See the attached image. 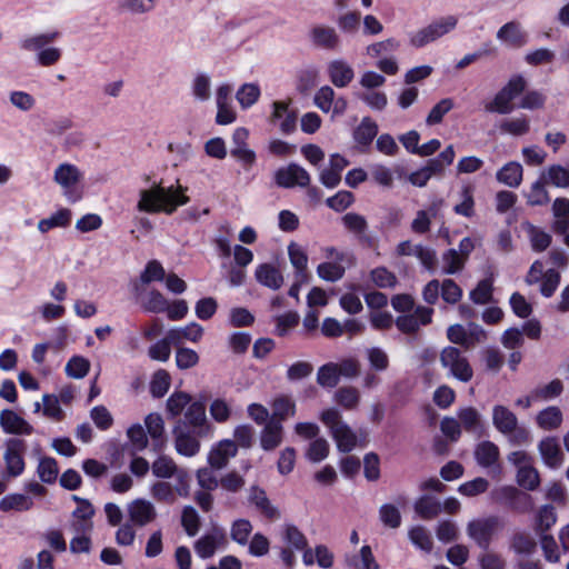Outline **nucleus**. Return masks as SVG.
<instances>
[{"label":"nucleus","mask_w":569,"mask_h":569,"mask_svg":"<svg viewBox=\"0 0 569 569\" xmlns=\"http://www.w3.org/2000/svg\"><path fill=\"white\" fill-rule=\"evenodd\" d=\"M174 447L179 455L193 457L200 450V439L207 436H198L192 430L186 429L183 425H176L172 430Z\"/></svg>","instance_id":"obj_12"},{"label":"nucleus","mask_w":569,"mask_h":569,"mask_svg":"<svg viewBox=\"0 0 569 569\" xmlns=\"http://www.w3.org/2000/svg\"><path fill=\"white\" fill-rule=\"evenodd\" d=\"M191 403L190 395L183 391L173 392L167 400L166 408L171 417H179L181 412Z\"/></svg>","instance_id":"obj_44"},{"label":"nucleus","mask_w":569,"mask_h":569,"mask_svg":"<svg viewBox=\"0 0 569 569\" xmlns=\"http://www.w3.org/2000/svg\"><path fill=\"white\" fill-rule=\"evenodd\" d=\"M0 426L6 433L10 435H31L32 426L10 409H4L0 413Z\"/></svg>","instance_id":"obj_16"},{"label":"nucleus","mask_w":569,"mask_h":569,"mask_svg":"<svg viewBox=\"0 0 569 569\" xmlns=\"http://www.w3.org/2000/svg\"><path fill=\"white\" fill-rule=\"evenodd\" d=\"M318 80V70L315 68L301 69L297 73V89L301 93H307L313 89Z\"/></svg>","instance_id":"obj_53"},{"label":"nucleus","mask_w":569,"mask_h":569,"mask_svg":"<svg viewBox=\"0 0 569 569\" xmlns=\"http://www.w3.org/2000/svg\"><path fill=\"white\" fill-rule=\"evenodd\" d=\"M335 400L347 410H353L360 401V393L355 387H341L335 393Z\"/></svg>","instance_id":"obj_41"},{"label":"nucleus","mask_w":569,"mask_h":569,"mask_svg":"<svg viewBox=\"0 0 569 569\" xmlns=\"http://www.w3.org/2000/svg\"><path fill=\"white\" fill-rule=\"evenodd\" d=\"M94 515V509L92 505L87 500L77 507L73 511V517L80 519V521L74 522L73 529L76 532H87L91 530L92 522L90 521L92 516Z\"/></svg>","instance_id":"obj_37"},{"label":"nucleus","mask_w":569,"mask_h":569,"mask_svg":"<svg viewBox=\"0 0 569 569\" xmlns=\"http://www.w3.org/2000/svg\"><path fill=\"white\" fill-rule=\"evenodd\" d=\"M410 541L419 549L430 552L433 548L431 533L422 526H415L408 532Z\"/></svg>","instance_id":"obj_39"},{"label":"nucleus","mask_w":569,"mask_h":569,"mask_svg":"<svg viewBox=\"0 0 569 569\" xmlns=\"http://www.w3.org/2000/svg\"><path fill=\"white\" fill-rule=\"evenodd\" d=\"M492 425L511 446H527L532 440L530 431L519 423L517 416L506 406H493Z\"/></svg>","instance_id":"obj_2"},{"label":"nucleus","mask_w":569,"mask_h":569,"mask_svg":"<svg viewBox=\"0 0 569 569\" xmlns=\"http://www.w3.org/2000/svg\"><path fill=\"white\" fill-rule=\"evenodd\" d=\"M149 436L156 448L161 447L164 442V423L159 413H150L144 419Z\"/></svg>","instance_id":"obj_35"},{"label":"nucleus","mask_w":569,"mask_h":569,"mask_svg":"<svg viewBox=\"0 0 569 569\" xmlns=\"http://www.w3.org/2000/svg\"><path fill=\"white\" fill-rule=\"evenodd\" d=\"M186 188L180 184L163 187L153 184L150 189L140 191L138 209L148 213H173L178 207L186 204L189 197L184 194Z\"/></svg>","instance_id":"obj_1"},{"label":"nucleus","mask_w":569,"mask_h":569,"mask_svg":"<svg viewBox=\"0 0 569 569\" xmlns=\"http://www.w3.org/2000/svg\"><path fill=\"white\" fill-rule=\"evenodd\" d=\"M248 499L249 502L252 503L266 518L270 520H277L280 518V511L271 503L262 488L252 486L249 490Z\"/></svg>","instance_id":"obj_18"},{"label":"nucleus","mask_w":569,"mask_h":569,"mask_svg":"<svg viewBox=\"0 0 569 569\" xmlns=\"http://www.w3.org/2000/svg\"><path fill=\"white\" fill-rule=\"evenodd\" d=\"M166 271L158 260H151L147 263L144 270L141 272L139 280L132 283V290L136 297H140L144 292L143 286L152 281L164 280Z\"/></svg>","instance_id":"obj_19"},{"label":"nucleus","mask_w":569,"mask_h":569,"mask_svg":"<svg viewBox=\"0 0 569 569\" xmlns=\"http://www.w3.org/2000/svg\"><path fill=\"white\" fill-rule=\"evenodd\" d=\"M517 481L520 487L527 490H535L540 483L538 470L531 465L521 466L517 473Z\"/></svg>","instance_id":"obj_49"},{"label":"nucleus","mask_w":569,"mask_h":569,"mask_svg":"<svg viewBox=\"0 0 569 569\" xmlns=\"http://www.w3.org/2000/svg\"><path fill=\"white\" fill-rule=\"evenodd\" d=\"M433 309L419 306L412 313L402 315L395 320L396 327L406 335L418 332L420 326H427L432 321Z\"/></svg>","instance_id":"obj_9"},{"label":"nucleus","mask_w":569,"mask_h":569,"mask_svg":"<svg viewBox=\"0 0 569 569\" xmlns=\"http://www.w3.org/2000/svg\"><path fill=\"white\" fill-rule=\"evenodd\" d=\"M331 82L338 88L347 87L353 79L352 68L343 60H333L328 66Z\"/></svg>","instance_id":"obj_23"},{"label":"nucleus","mask_w":569,"mask_h":569,"mask_svg":"<svg viewBox=\"0 0 569 569\" xmlns=\"http://www.w3.org/2000/svg\"><path fill=\"white\" fill-rule=\"evenodd\" d=\"M475 458L479 466L491 467L499 459V448L489 440L481 441L475 449Z\"/></svg>","instance_id":"obj_26"},{"label":"nucleus","mask_w":569,"mask_h":569,"mask_svg":"<svg viewBox=\"0 0 569 569\" xmlns=\"http://www.w3.org/2000/svg\"><path fill=\"white\" fill-rule=\"evenodd\" d=\"M440 363L448 369L449 375L461 382H469L473 377V370L467 357L456 348L448 346L440 352Z\"/></svg>","instance_id":"obj_7"},{"label":"nucleus","mask_w":569,"mask_h":569,"mask_svg":"<svg viewBox=\"0 0 569 569\" xmlns=\"http://www.w3.org/2000/svg\"><path fill=\"white\" fill-rule=\"evenodd\" d=\"M443 272L447 274H453L460 271L466 262V259L459 254L456 249H449L442 256Z\"/></svg>","instance_id":"obj_60"},{"label":"nucleus","mask_w":569,"mask_h":569,"mask_svg":"<svg viewBox=\"0 0 569 569\" xmlns=\"http://www.w3.org/2000/svg\"><path fill=\"white\" fill-rule=\"evenodd\" d=\"M455 156L453 147L448 146L437 158L429 160L420 173H411L409 178H430L431 176L441 174L445 167L452 163Z\"/></svg>","instance_id":"obj_17"},{"label":"nucleus","mask_w":569,"mask_h":569,"mask_svg":"<svg viewBox=\"0 0 569 569\" xmlns=\"http://www.w3.org/2000/svg\"><path fill=\"white\" fill-rule=\"evenodd\" d=\"M26 450V443L23 440L18 438H11L6 442V451L3 459L6 462V469L9 477H18L24 470L23 452Z\"/></svg>","instance_id":"obj_11"},{"label":"nucleus","mask_w":569,"mask_h":569,"mask_svg":"<svg viewBox=\"0 0 569 569\" xmlns=\"http://www.w3.org/2000/svg\"><path fill=\"white\" fill-rule=\"evenodd\" d=\"M296 415V403L289 397H279L272 402V415L269 420H278L280 425Z\"/></svg>","instance_id":"obj_28"},{"label":"nucleus","mask_w":569,"mask_h":569,"mask_svg":"<svg viewBox=\"0 0 569 569\" xmlns=\"http://www.w3.org/2000/svg\"><path fill=\"white\" fill-rule=\"evenodd\" d=\"M127 510L130 521L139 527L147 526L157 517L154 506L146 499H136L131 501L128 505Z\"/></svg>","instance_id":"obj_13"},{"label":"nucleus","mask_w":569,"mask_h":569,"mask_svg":"<svg viewBox=\"0 0 569 569\" xmlns=\"http://www.w3.org/2000/svg\"><path fill=\"white\" fill-rule=\"evenodd\" d=\"M348 565L355 569H379V565L369 546H363L360 549L359 556H355L352 559L348 560Z\"/></svg>","instance_id":"obj_50"},{"label":"nucleus","mask_w":569,"mask_h":569,"mask_svg":"<svg viewBox=\"0 0 569 569\" xmlns=\"http://www.w3.org/2000/svg\"><path fill=\"white\" fill-rule=\"evenodd\" d=\"M318 276L330 282L340 280L345 274V267L337 262H322L317 268Z\"/></svg>","instance_id":"obj_58"},{"label":"nucleus","mask_w":569,"mask_h":569,"mask_svg":"<svg viewBox=\"0 0 569 569\" xmlns=\"http://www.w3.org/2000/svg\"><path fill=\"white\" fill-rule=\"evenodd\" d=\"M177 471L176 462L167 456L159 457L152 463V472L158 478H171Z\"/></svg>","instance_id":"obj_55"},{"label":"nucleus","mask_w":569,"mask_h":569,"mask_svg":"<svg viewBox=\"0 0 569 569\" xmlns=\"http://www.w3.org/2000/svg\"><path fill=\"white\" fill-rule=\"evenodd\" d=\"M32 506V499L22 493L7 495L0 500V510L4 512L10 510L27 511L30 510Z\"/></svg>","instance_id":"obj_32"},{"label":"nucleus","mask_w":569,"mask_h":569,"mask_svg":"<svg viewBox=\"0 0 569 569\" xmlns=\"http://www.w3.org/2000/svg\"><path fill=\"white\" fill-rule=\"evenodd\" d=\"M500 131L512 136H523L529 132L530 122L526 116L506 119L500 123Z\"/></svg>","instance_id":"obj_43"},{"label":"nucleus","mask_w":569,"mask_h":569,"mask_svg":"<svg viewBox=\"0 0 569 569\" xmlns=\"http://www.w3.org/2000/svg\"><path fill=\"white\" fill-rule=\"evenodd\" d=\"M548 180H536L530 191L526 194L528 203L531 206H542L549 202V196L546 190Z\"/></svg>","instance_id":"obj_54"},{"label":"nucleus","mask_w":569,"mask_h":569,"mask_svg":"<svg viewBox=\"0 0 569 569\" xmlns=\"http://www.w3.org/2000/svg\"><path fill=\"white\" fill-rule=\"evenodd\" d=\"M321 421L330 429L337 447L342 452H350L357 445V436L351 428L342 421L340 412L336 408L322 411Z\"/></svg>","instance_id":"obj_4"},{"label":"nucleus","mask_w":569,"mask_h":569,"mask_svg":"<svg viewBox=\"0 0 569 569\" xmlns=\"http://www.w3.org/2000/svg\"><path fill=\"white\" fill-rule=\"evenodd\" d=\"M71 221V211L67 208H62L51 214L49 218L41 219L38 223L40 232L44 233L53 228L67 227Z\"/></svg>","instance_id":"obj_36"},{"label":"nucleus","mask_w":569,"mask_h":569,"mask_svg":"<svg viewBox=\"0 0 569 569\" xmlns=\"http://www.w3.org/2000/svg\"><path fill=\"white\" fill-rule=\"evenodd\" d=\"M343 226L357 236H363L368 229V223L363 216L349 212L342 217Z\"/></svg>","instance_id":"obj_64"},{"label":"nucleus","mask_w":569,"mask_h":569,"mask_svg":"<svg viewBox=\"0 0 569 569\" xmlns=\"http://www.w3.org/2000/svg\"><path fill=\"white\" fill-rule=\"evenodd\" d=\"M259 440L264 451H273L283 441V426L278 420H269L262 428Z\"/></svg>","instance_id":"obj_20"},{"label":"nucleus","mask_w":569,"mask_h":569,"mask_svg":"<svg viewBox=\"0 0 569 569\" xmlns=\"http://www.w3.org/2000/svg\"><path fill=\"white\" fill-rule=\"evenodd\" d=\"M543 462L550 468H558L563 462V452L555 437H547L538 445Z\"/></svg>","instance_id":"obj_21"},{"label":"nucleus","mask_w":569,"mask_h":569,"mask_svg":"<svg viewBox=\"0 0 569 569\" xmlns=\"http://www.w3.org/2000/svg\"><path fill=\"white\" fill-rule=\"evenodd\" d=\"M288 254L291 264L297 271V274H302L307 269L308 257L302 247L296 242L288 246Z\"/></svg>","instance_id":"obj_52"},{"label":"nucleus","mask_w":569,"mask_h":569,"mask_svg":"<svg viewBox=\"0 0 569 569\" xmlns=\"http://www.w3.org/2000/svg\"><path fill=\"white\" fill-rule=\"evenodd\" d=\"M260 97V88L256 83H244L237 91L236 98L241 108L248 109L253 106Z\"/></svg>","instance_id":"obj_45"},{"label":"nucleus","mask_w":569,"mask_h":569,"mask_svg":"<svg viewBox=\"0 0 569 569\" xmlns=\"http://www.w3.org/2000/svg\"><path fill=\"white\" fill-rule=\"evenodd\" d=\"M470 299L477 305H486L492 299V283L489 279L479 281L470 292Z\"/></svg>","instance_id":"obj_63"},{"label":"nucleus","mask_w":569,"mask_h":569,"mask_svg":"<svg viewBox=\"0 0 569 569\" xmlns=\"http://www.w3.org/2000/svg\"><path fill=\"white\" fill-rule=\"evenodd\" d=\"M497 38L513 47H522L527 42V36L517 21L505 23L498 31Z\"/></svg>","instance_id":"obj_24"},{"label":"nucleus","mask_w":569,"mask_h":569,"mask_svg":"<svg viewBox=\"0 0 569 569\" xmlns=\"http://www.w3.org/2000/svg\"><path fill=\"white\" fill-rule=\"evenodd\" d=\"M224 538L222 530L214 529L212 533L204 535L194 542V550L197 555L202 559L211 558L218 543Z\"/></svg>","instance_id":"obj_25"},{"label":"nucleus","mask_w":569,"mask_h":569,"mask_svg":"<svg viewBox=\"0 0 569 569\" xmlns=\"http://www.w3.org/2000/svg\"><path fill=\"white\" fill-rule=\"evenodd\" d=\"M238 452V448L234 441L226 439L221 440L216 447H213L208 455V462L213 469L224 468L229 460L233 458Z\"/></svg>","instance_id":"obj_14"},{"label":"nucleus","mask_w":569,"mask_h":569,"mask_svg":"<svg viewBox=\"0 0 569 569\" xmlns=\"http://www.w3.org/2000/svg\"><path fill=\"white\" fill-rule=\"evenodd\" d=\"M254 276L260 284L271 290L280 289L284 281L281 271L271 263L259 264L256 269Z\"/></svg>","instance_id":"obj_22"},{"label":"nucleus","mask_w":569,"mask_h":569,"mask_svg":"<svg viewBox=\"0 0 569 569\" xmlns=\"http://www.w3.org/2000/svg\"><path fill=\"white\" fill-rule=\"evenodd\" d=\"M199 362V355L186 347H180L176 352V365L180 370H187L193 368Z\"/></svg>","instance_id":"obj_61"},{"label":"nucleus","mask_w":569,"mask_h":569,"mask_svg":"<svg viewBox=\"0 0 569 569\" xmlns=\"http://www.w3.org/2000/svg\"><path fill=\"white\" fill-rule=\"evenodd\" d=\"M138 298L140 299L141 307L147 312L160 313L168 309V300L159 290L152 289Z\"/></svg>","instance_id":"obj_29"},{"label":"nucleus","mask_w":569,"mask_h":569,"mask_svg":"<svg viewBox=\"0 0 569 569\" xmlns=\"http://www.w3.org/2000/svg\"><path fill=\"white\" fill-rule=\"evenodd\" d=\"M527 88V80L521 74L512 76L497 92L495 98L485 106L486 111L508 114L513 111V99L522 94Z\"/></svg>","instance_id":"obj_3"},{"label":"nucleus","mask_w":569,"mask_h":569,"mask_svg":"<svg viewBox=\"0 0 569 569\" xmlns=\"http://www.w3.org/2000/svg\"><path fill=\"white\" fill-rule=\"evenodd\" d=\"M379 518L386 527L391 529H396L401 525L400 511L391 503H385L380 507Z\"/></svg>","instance_id":"obj_57"},{"label":"nucleus","mask_w":569,"mask_h":569,"mask_svg":"<svg viewBox=\"0 0 569 569\" xmlns=\"http://www.w3.org/2000/svg\"><path fill=\"white\" fill-rule=\"evenodd\" d=\"M211 83L209 76L198 73L192 81V94L200 101H207L211 97Z\"/></svg>","instance_id":"obj_51"},{"label":"nucleus","mask_w":569,"mask_h":569,"mask_svg":"<svg viewBox=\"0 0 569 569\" xmlns=\"http://www.w3.org/2000/svg\"><path fill=\"white\" fill-rule=\"evenodd\" d=\"M181 525L188 536L193 537L198 533L200 528V518L193 507H184L181 516Z\"/></svg>","instance_id":"obj_59"},{"label":"nucleus","mask_w":569,"mask_h":569,"mask_svg":"<svg viewBox=\"0 0 569 569\" xmlns=\"http://www.w3.org/2000/svg\"><path fill=\"white\" fill-rule=\"evenodd\" d=\"M457 23L458 19L455 16L437 19L418 31L410 33L409 43L413 48H422L452 31Z\"/></svg>","instance_id":"obj_5"},{"label":"nucleus","mask_w":569,"mask_h":569,"mask_svg":"<svg viewBox=\"0 0 569 569\" xmlns=\"http://www.w3.org/2000/svg\"><path fill=\"white\" fill-rule=\"evenodd\" d=\"M378 133L377 123L369 117H365L353 131V139L360 146H369Z\"/></svg>","instance_id":"obj_30"},{"label":"nucleus","mask_w":569,"mask_h":569,"mask_svg":"<svg viewBox=\"0 0 569 569\" xmlns=\"http://www.w3.org/2000/svg\"><path fill=\"white\" fill-rule=\"evenodd\" d=\"M496 501L520 513L531 509V497L515 487H502L493 492Z\"/></svg>","instance_id":"obj_10"},{"label":"nucleus","mask_w":569,"mask_h":569,"mask_svg":"<svg viewBox=\"0 0 569 569\" xmlns=\"http://www.w3.org/2000/svg\"><path fill=\"white\" fill-rule=\"evenodd\" d=\"M340 380L338 363L328 362L321 366L317 372V383L322 388H335Z\"/></svg>","instance_id":"obj_34"},{"label":"nucleus","mask_w":569,"mask_h":569,"mask_svg":"<svg viewBox=\"0 0 569 569\" xmlns=\"http://www.w3.org/2000/svg\"><path fill=\"white\" fill-rule=\"evenodd\" d=\"M453 108V101L450 98L441 99L433 108L430 110L426 122L429 126L438 124L442 121L445 114H447Z\"/></svg>","instance_id":"obj_62"},{"label":"nucleus","mask_w":569,"mask_h":569,"mask_svg":"<svg viewBox=\"0 0 569 569\" xmlns=\"http://www.w3.org/2000/svg\"><path fill=\"white\" fill-rule=\"evenodd\" d=\"M37 473L44 483H53L57 480L59 468L54 458L44 457L39 460Z\"/></svg>","instance_id":"obj_42"},{"label":"nucleus","mask_w":569,"mask_h":569,"mask_svg":"<svg viewBox=\"0 0 569 569\" xmlns=\"http://www.w3.org/2000/svg\"><path fill=\"white\" fill-rule=\"evenodd\" d=\"M312 43L325 50H339L341 40L337 31L331 27L316 26L310 31Z\"/></svg>","instance_id":"obj_15"},{"label":"nucleus","mask_w":569,"mask_h":569,"mask_svg":"<svg viewBox=\"0 0 569 569\" xmlns=\"http://www.w3.org/2000/svg\"><path fill=\"white\" fill-rule=\"evenodd\" d=\"M60 33L58 31L41 33L32 37H28L20 42V48L26 51H41L44 46L53 42Z\"/></svg>","instance_id":"obj_38"},{"label":"nucleus","mask_w":569,"mask_h":569,"mask_svg":"<svg viewBox=\"0 0 569 569\" xmlns=\"http://www.w3.org/2000/svg\"><path fill=\"white\" fill-rule=\"evenodd\" d=\"M503 527L498 516H489L470 521L467 525V535L479 548L488 550L493 536Z\"/></svg>","instance_id":"obj_6"},{"label":"nucleus","mask_w":569,"mask_h":569,"mask_svg":"<svg viewBox=\"0 0 569 569\" xmlns=\"http://www.w3.org/2000/svg\"><path fill=\"white\" fill-rule=\"evenodd\" d=\"M89 369V360L80 356L72 357L66 365V373L74 379H81L86 377Z\"/></svg>","instance_id":"obj_56"},{"label":"nucleus","mask_w":569,"mask_h":569,"mask_svg":"<svg viewBox=\"0 0 569 569\" xmlns=\"http://www.w3.org/2000/svg\"><path fill=\"white\" fill-rule=\"evenodd\" d=\"M441 510V502L432 496H422L415 503V511L425 520L436 518Z\"/></svg>","instance_id":"obj_27"},{"label":"nucleus","mask_w":569,"mask_h":569,"mask_svg":"<svg viewBox=\"0 0 569 569\" xmlns=\"http://www.w3.org/2000/svg\"><path fill=\"white\" fill-rule=\"evenodd\" d=\"M171 378L170 375L163 370L159 369L153 373L152 380L150 382V392L154 398H162L170 388Z\"/></svg>","instance_id":"obj_47"},{"label":"nucleus","mask_w":569,"mask_h":569,"mask_svg":"<svg viewBox=\"0 0 569 569\" xmlns=\"http://www.w3.org/2000/svg\"><path fill=\"white\" fill-rule=\"evenodd\" d=\"M510 548L518 555L530 556L537 548L535 538L525 531H517L512 535Z\"/></svg>","instance_id":"obj_31"},{"label":"nucleus","mask_w":569,"mask_h":569,"mask_svg":"<svg viewBox=\"0 0 569 569\" xmlns=\"http://www.w3.org/2000/svg\"><path fill=\"white\" fill-rule=\"evenodd\" d=\"M537 425L543 430H553L562 422V412L558 407L551 406L541 410L536 418Z\"/></svg>","instance_id":"obj_33"},{"label":"nucleus","mask_w":569,"mask_h":569,"mask_svg":"<svg viewBox=\"0 0 569 569\" xmlns=\"http://www.w3.org/2000/svg\"><path fill=\"white\" fill-rule=\"evenodd\" d=\"M176 425H183L186 429L192 430L198 436H210L211 425L206 416V406L201 401L191 402L184 412L183 418H179Z\"/></svg>","instance_id":"obj_8"},{"label":"nucleus","mask_w":569,"mask_h":569,"mask_svg":"<svg viewBox=\"0 0 569 569\" xmlns=\"http://www.w3.org/2000/svg\"><path fill=\"white\" fill-rule=\"evenodd\" d=\"M280 188L291 189L296 187L305 188L307 194L312 202H318L322 198L320 188L310 184V180H276Z\"/></svg>","instance_id":"obj_46"},{"label":"nucleus","mask_w":569,"mask_h":569,"mask_svg":"<svg viewBox=\"0 0 569 569\" xmlns=\"http://www.w3.org/2000/svg\"><path fill=\"white\" fill-rule=\"evenodd\" d=\"M329 442L325 438H316L306 451V458L311 462H320L329 455Z\"/></svg>","instance_id":"obj_48"},{"label":"nucleus","mask_w":569,"mask_h":569,"mask_svg":"<svg viewBox=\"0 0 569 569\" xmlns=\"http://www.w3.org/2000/svg\"><path fill=\"white\" fill-rule=\"evenodd\" d=\"M557 521L555 507L551 505L542 506L536 517V531L540 535L546 533Z\"/></svg>","instance_id":"obj_40"}]
</instances>
